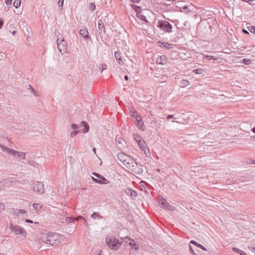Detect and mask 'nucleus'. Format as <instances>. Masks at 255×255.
<instances>
[{
	"label": "nucleus",
	"instance_id": "69168bd1",
	"mask_svg": "<svg viewBox=\"0 0 255 255\" xmlns=\"http://www.w3.org/2000/svg\"><path fill=\"white\" fill-rule=\"evenodd\" d=\"M162 79H163L164 80H165V79H167V77H162Z\"/></svg>",
	"mask_w": 255,
	"mask_h": 255
},
{
	"label": "nucleus",
	"instance_id": "cd10ccee",
	"mask_svg": "<svg viewBox=\"0 0 255 255\" xmlns=\"http://www.w3.org/2000/svg\"><path fill=\"white\" fill-rule=\"evenodd\" d=\"M137 16L141 20L145 21V22H147V19H146V17L145 16H144L142 14H141V13H139V12H137Z\"/></svg>",
	"mask_w": 255,
	"mask_h": 255
},
{
	"label": "nucleus",
	"instance_id": "864d4df0",
	"mask_svg": "<svg viewBox=\"0 0 255 255\" xmlns=\"http://www.w3.org/2000/svg\"><path fill=\"white\" fill-rule=\"evenodd\" d=\"M243 32L244 33H247V34H248V33H249V32H248V30H246V29H243Z\"/></svg>",
	"mask_w": 255,
	"mask_h": 255
},
{
	"label": "nucleus",
	"instance_id": "de8ad7c7",
	"mask_svg": "<svg viewBox=\"0 0 255 255\" xmlns=\"http://www.w3.org/2000/svg\"><path fill=\"white\" fill-rule=\"evenodd\" d=\"M25 221L26 223H33V221L29 219H26Z\"/></svg>",
	"mask_w": 255,
	"mask_h": 255
},
{
	"label": "nucleus",
	"instance_id": "c85d7f7f",
	"mask_svg": "<svg viewBox=\"0 0 255 255\" xmlns=\"http://www.w3.org/2000/svg\"><path fill=\"white\" fill-rule=\"evenodd\" d=\"M116 139L120 144V147H121V145H123L124 142H125L124 140L121 137H116Z\"/></svg>",
	"mask_w": 255,
	"mask_h": 255
},
{
	"label": "nucleus",
	"instance_id": "c756f323",
	"mask_svg": "<svg viewBox=\"0 0 255 255\" xmlns=\"http://www.w3.org/2000/svg\"><path fill=\"white\" fill-rule=\"evenodd\" d=\"M21 3L20 0H15L14 1L13 5L15 8H17L20 6Z\"/></svg>",
	"mask_w": 255,
	"mask_h": 255
},
{
	"label": "nucleus",
	"instance_id": "5fc2aeb1",
	"mask_svg": "<svg viewBox=\"0 0 255 255\" xmlns=\"http://www.w3.org/2000/svg\"><path fill=\"white\" fill-rule=\"evenodd\" d=\"M29 87H31V92H32V93H33V94H34V93H35V91H34V89H33L31 87V86H30V85H29Z\"/></svg>",
	"mask_w": 255,
	"mask_h": 255
},
{
	"label": "nucleus",
	"instance_id": "052dcab7",
	"mask_svg": "<svg viewBox=\"0 0 255 255\" xmlns=\"http://www.w3.org/2000/svg\"><path fill=\"white\" fill-rule=\"evenodd\" d=\"M126 193L127 194H130V192H129V191H128V189H127V190H126Z\"/></svg>",
	"mask_w": 255,
	"mask_h": 255
},
{
	"label": "nucleus",
	"instance_id": "6e6d98bb",
	"mask_svg": "<svg viewBox=\"0 0 255 255\" xmlns=\"http://www.w3.org/2000/svg\"><path fill=\"white\" fill-rule=\"evenodd\" d=\"M125 79L126 80L128 81V76L126 75V76H125Z\"/></svg>",
	"mask_w": 255,
	"mask_h": 255
},
{
	"label": "nucleus",
	"instance_id": "412c9836",
	"mask_svg": "<svg viewBox=\"0 0 255 255\" xmlns=\"http://www.w3.org/2000/svg\"><path fill=\"white\" fill-rule=\"evenodd\" d=\"M126 240H128L129 241V245L130 246H133L134 247L135 249H138V246L135 243L134 240H131L130 238L128 237H127L125 238Z\"/></svg>",
	"mask_w": 255,
	"mask_h": 255
},
{
	"label": "nucleus",
	"instance_id": "0e129e2a",
	"mask_svg": "<svg viewBox=\"0 0 255 255\" xmlns=\"http://www.w3.org/2000/svg\"><path fill=\"white\" fill-rule=\"evenodd\" d=\"M181 3V2H178V6H181V5L180 4Z\"/></svg>",
	"mask_w": 255,
	"mask_h": 255
},
{
	"label": "nucleus",
	"instance_id": "39448f33",
	"mask_svg": "<svg viewBox=\"0 0 255 255\" xmlns=\"http://www.w3.org/2000/svg\"><path fill=\"white\" fill-rule=\"evenodd\" d=\"M9 228L16 235H20L21 237H25L27 235L25 229L17 225L11 224L9 225Z\"/></svg>",
	"mask_w": 255,
	"mask_h": 255
},
{
	"label": "nucleus",
	"instance_id": "7ed1b4c3",
	"mask_svg": "<svg viewBox=\"0 0 255 255\" xmlns=\"http://www.w3.org/2000/svg\"><path fill=\"white\" fill-rule=\"evenodd\" d=\"M106 242L109 248L114 250H118L122 244L118 240L116 239V238L113 237L107 238Z\"/></svg>",
	"mask_w": 255,
	"mask_h": 255
},
{
	"label": "nucleus",
	"instance_id": "13d9d810",
	"mask_svg": "<svg viewBox=\"0 0 255 255\" xmlns=\"http://www.w3.org/2000/svg\"><path fill=\"white\" fill-rule=\"evenodd\" d=\"M79 218H83L84 219V218L82 216H79L77 218L74 219V220H78Z\"/></svg>",
	"mask_w": 255,
	"mask_h": 255
},
{
	"label": "nucleus",
	"instance_id": "2eb2a0df",
	"mask_svg": "<svg viewBox=\"0 0 255 255\" xmlns=\"http://www.w3.org/2000/svg\"><path fill=\"white\" fill-rule=\"evenodd\" d=\"M114 56L116 61L118 62L119 65L121 66L124 64L123 61L122 59L121 53L118 51L115 52Z\"/></svg>",
	"mask_w": 255,
	"mask_h": 255
},
{
	"label": "nucleus",
	"instance_id": "72a5a7b5",
	"mask_svg": "<svg viewBox=\"0 0 255 255\" xmlns=\"http://www.w3.org/2000/svg\"><path fill=\"white\" fill-rule=\"evenodd\" d=\"M99 68L100 70L102 72L104 70L107 68V65L105 64H101L99 65Z\"/></svg>",
	"mask_w": 255,
	"mask_h": 255
},
{
	"label": "nucleus",
	"instance_id": "4c0bfd02",
	"mask_svg": "<svg viewBox=\"0 0 255 255\" xmlns=\"http://www.w3.org/2000/svg\"><path fill=\"white\" fill-rule=\"evenodd\" d=\"M71 128L73 130H78L79 126L76 124H73L71 125Z\"/></svg>",
	"mask_w": 255,
	"mask_h": 255
},
{
	"label": "nucleus",
	"instance_id": "79ce46f5",
	"mask_svg": "<svg viewBox=\"0 0 255 255\" xmlns=\"http://www.w3.org/2000/svg\"><path fill=\"white\" fill-rule=\"evenodd\" d=\"M64 0H58V4L59 6L62 7Z\"/></svg>",
	"mask_w": 255,
	"mask_h": 255
},
{
	"label": "nucleus",
	"instance_id": "f8f14e48",
	"mask_svg": "<svg viewBox=\"0 0 255 255\" xmlns=\"http://www.w3.org/2000/svg\"><path fill=\"white\" fill-rule=\"evenodd\" d=\"M161 121L160 120H152L150 122V127L156 131H159L161 129Z\"/></svg>",
	"mask_w": 255,
	"mask_h": 255
},
{
	"label": "nucleus",
	"instance_id": "680f3d73",
	"mask_svg": "<svg viewBox=\"0 0 255 255\" xmlns=\"http://www.w3.org/2000/svg\"><path fill=\"white\" fill-rule=\"evenodd\" d=\"M15 33H16V31H15V30H13V31L12 32V34L13 35H14Z\"/></svg>",
	"mask_w": 255,
	"mask_h": 255
},
{
	"label": "nucleus",
	"instance_id": "8fccbe9b",
	"mask_svg": "<svg viewBox=\"0 0 255 255\" xmlns=\"http://www.w3.org/2000/svg\"><path fill=\"white\" fill-rule=\"evenodd\" d=\"M131 1L135 3H138L140 0H130Z\"/></svg>",
	"mask_w": 255,
	"mask_h": 255
},
{
	"label": "nucleus",
	"instance_id": "20e7f679",
	"mask_svg": "<svg viewBox=\"0 0 255 255\" xmlns=\"http://www.w3.org/2000/svg\"><path fill=\"white\" fill-rule=\"evenodd\" d=\"M134 138L136 141L137 142L139 147L144 152L145 154L147 155L148 154L149 150L146 147V143L144 140L143 139L142 137L139 135L135 134L134 135Z\"/></svg>",
	"mask_w": 255,
	"mask_h": 255
},
{
	"label": "nucleus",
	"instance_id": "774afa93",
	"mask_svg": "<svg viewBox=\"0 0 255 255\" xmlns=\"http://www.w3.org/2000/svg\"><path fill=\"white\" fill-rule=\"evenodd\" d=\"M136 8L135 9V10L137 11V8H139V6H136Z\"/></svg>",
	"mask_w": 255,
	"mask_h": 255
},
{
	"label": "nucleus",
	"instance_id": "f257e3e1",
	"mask_svg": "<svg viewBox=\"0 0 255 255\" xmlns=\"http://www.w3.org/2000/svg\"><path fill=\"white\" fill-rule=\"evenodd\" d=\"M60 235L55 233L49 232L47 234H44L41 237V241L45 244H49L52 246L57 245L60 242L58 239Z\"/></svg>",
	"mask_w": 255,
	"mask_h": 255
},
{
	"label": "nucleus",
	"instance_id": "423d86ee",
	"mask_svg": "<svg viewBox=\"0 0 255 255\" xmlns=\"http://www.w3.org/2000/svg\"><path fill=\"white\" fill-rule=\"evenodd\" d=\"M128 169L133 173L137 175L141 174L143 172L142 166L141 164H138L134 160L131 165H129Z\"/></svg>",
	"mask_w": 255,
	"mask_h": 255
},
{
	"label": "nucleus",
	"instance_id": "a878e982",
	"mask_svg": "<svg viewBox=\"0 0 255 255\" xmlns=\"http://www.w3.org/2000/svg\"><path fill=\"white\" fill-rule=\"evenodd\" d=\"M203 58L209 59V60H217L218 59V57H215V56H211V55H205V56H204Z\"/></svg>",
	"mask_w": 255,
	"mask_h": 255
},
{
	"label": "nucleus",
	"instance_id": "2f4dec72",
	"mask_svg": "<svg viewBox=\"0 0 255 255\" xmlns=\"http://www.w3.org/2000/svg\"><path fill=\"white\" fill-rule=\"evenodd\" d=\"M247 28L251 32L255 34V26H249Z\"/></svg>",
	"mask_w": 255,
	"mask_h": 255
},
{
	"label": "nucleus",
	"instance_id": "ea45409f",
	"mask_svg": "<svg viewBox=\"0 0 255 255\" xmlns=\"http://www.w3.org/2000/svg\"><path fill=\"white\" fill-rule=\"evenodd\" d=\"M100 217V215L99 214L97 213V212H94L93 214H92L91 215V217L93 218V219H96L97 217Z\"/></svg>",
	"mask_w": 255,
	"mask_h": 255
},
{
	"label": "nucleus",
	"instance_id": "ddd939ff",
	"mask_svg": "<svg viewBox=\"0 0 255 255\" xmlns=\"http://www.w3.org/2000/svg\"><path fill=\"white\" fill-rule=\"evenodd\" d=\"M133 120L134 122H136V125L139 128H141L143 123L142 122L141 118L136 113H133Z\"/></svg>",
	"mask_w": 255,
	"mask_h": 255
},
{
	"label": "nucleus",
	"instance_id": "338daca9",
	"mask_svg": "<svg viewBox=\"0 0 255 255\" xmlns=\"http://www.w3.org/2000/svg\"><path fill=\"white\" fill-rule=\"evenodd\" d=\"M93 151H94L95 153H96V148H93Z\"/></svg>",
	"mask_w": 255,
	"mask_h": 255
},
{
	"label": "nucleus",
	"instance_id": "6e6552de",
	"mask_svg": "<svg viewBox=\"0 0 255 255\" xmlns=\"http://www.w3.org/2000/svg\"><path fill=\"white\" fill-rule=\"evenodd\" d=\"M57 44L59 51L62 54H63L67 48V43L66 41H64L62 35H60L59 37L57 36Z\"/></svg>",
	"mask_w": 255,
	"mask_h": 255
},
{
	"label": "nucleus",
	"instance_id": "0eeeda50",
	"mask_svg": "<svg viewBox=\"0 0 255 255\" xmlns=\"http://www.w3.org/2000/svg\"><path fill=\"white\" fill-rule=\"evenodd\" d=\"M157 26L165 32L170 33L172 31V26L167 21H158Z\"/></svg>",
	"mask_w": 255,
	"mask_h": 255
},
{
	"label": "nucleus",
	"instance_id": "603ef678",
	"mask_svg": "<svg viewBox=\"0 0 255 255\" xmlns=\"http://www.w3.org/2000/svg\"><path fill=\"white\" fill-rule=\"evenodd\" d=\"M72 219V218L67 217V218H66V220L67 222H71V221H69V220H70Z\"/></svg>",
	"mask_w": 255,
	"mask_h": 255
},
{
	"label": "nucleus",
	"instance_id": "f704fd0d",
	"mask_svg": "<svg viewBox=\"0 0 255 255\" xmlns=\"http://www.w3.org/2000/svg\"><path fill=\"white\" fill-rule=\"evenodd\" d=\"M243 63L245 65H250L251 64V60L250 59L245 58L243 60Z\"/></svg>",
	"mask_w": 255,
	"mask_h": 255
},
{
	"label": "nucleus",
	"instance_id": "a19ab883",
	"mask_svg": "<svg viewBox=\"0 0 255 255\" xmlns=\"http://www.w3.org/2000/svg\"><path fill=\"white\" fill-rule=\"evenodd\" d=\"M233 251L237 253H239L240 254V253L242 252L241 250H240V249H239L238 248H233Z\"/></svg>",
	"mask_w": 255,
	"mask_h": 255
},
{
	"label": "nucleus",
	"instance_id": "09e8293b",
	"mask_svg": "<svg viewBox=\"0 0 255 255\" xmlns=\"http://www.w3.org/2000/svg\"><path fill=\"white\" fill-rule=\"evenodd\" d=\"M27 163L29 164H30V165H33V163H34V162L31 161V160H29V161H27Z\"/></svg>",
	"mask_w": 255,
	"mask_h": 255
},
{
	"label": "nucleus",
	"instance_id": "a18cd8bd",
	"mask_svg": "<svg viewBox=\"0 0 255 255\" xmlns=\"http://www.w3.org/2000/svg\"><path fill=\"white\" fill-rule=\"evenodd\" d=\"M249 249L253 250H255V244H253L249 247Z\"/></svg>",
	"mask_w": 255,
	"mask_h": 255
},
{
	"label": "nucleus",
	"instance_id": "4d7b16f0",
	"mask_svg": "<svg viewBox=\"0 0 255 255\" xmlns=\"http://www.w3.org/2000/svg\"><path fill=\"white\" fill-rule=\"evenodd\" d=\"M190 252H191L192 253H194V251L192 248V247L191 246H190Z\"/></svg>",
	"mask_w": 255,
	"mask_h": 255
},
{
	"label": "nucleus",
	"instance_id": "f03ea898",
	"mask_svg": "<svg viewBox=\"0 0 255 255\" xmlns=\"http://www.w3.org/2000/svg\"><path fill=\"white\" fill-rule=\"evenodd\" d=\"M117 157L118 159L123 163V164L128 168L129 165H131L134 160L130 156L126 154L123 152L118 154Z\"/></svg>",
	"mask_w": 255,
	"mask_h": 255
},
{
	"label": "nucleus",
	"instance_id": "e2e57ef3",
	"mask_svg": "<svg viewBox=\"0 0 255 255\" xmlns=\"http://www.w3.org/2000/svg\"><path fill=\"white\" fill-rule=\"evenodd\" d=\"M172 122H176L177 123H179V124H180L181 123L180 122H178V121H172Z\"/></svg>",
	"mask_w": 255,
	"mask_h": 255
},
{
	"label": "nucleus",
	"instance_id": "e433bc0d",
	"mask_svg": "<svg viewBox=\"0 0 255 255\" xmlns=\"http://www.w3.org/2000/svg\"><path fill=\"white\" fill-rule=\"evenodd\" d=\"M6 58V54L4 53H0V60H4Z\"/></svg>",
	"mask_w": 255,
	"mask_h": 255
},
{
	"label": "nucleus",
	"instance_id": "4468645a",
	"mask_svg": "<svg viewBox=\"0 0 255 255\" xmlns=\"http://www.w3.org/2000/svg\"><path fill=\"white\" fill-rule=\"evenodd\" d=\"M0 147L2 148L3 151L7 153L8 154H10L13 156L14 154L15 153V150L13 149L9 148L4 145L0 144Z\"/></svg>",
	"mask_w": 255,
	"mask_h": 255
},
{
	"label": "nucleus",
	"instance_id": "b1692460",
	"mask_svg": "<svg viewBox=\"0 0 255 255\" xmlns=\"http://www.w3.org/2000/svg\"><path fill=\"white\" fill-rule=\"evenodd\" d=\"M191 244H193V245H196V246H197L198 247H199L201 249H202L204 251H206V249L205 248H204L202 245H201V244H199L198 243H197L196 241H191L190 242Z\"/></svg>",
	"mask_w": 255,
	"mask_h": 255
},
{
	"label": "nucleus",
	"instance_id": "9d476101",
	"mask_svg": "<svg viewBox=\"0 0 255 255\" xmlns=\"http://www.w3.org/2000/svg\"><path fill=\"white\" fill-rule=\"evenodd\" d=\"M43 184L39 181H36L33 183V191L38 193H44Z\"/></svg>",
	"mask_w": 255,
	"mask_h": 255
},
{
	"label": "nucleus",
	"instance_id": "3c124183",
	"mask_svg": "<svg viewBox=\"0 0 255 255\" xmlns=\"http://www.w3.org/2000/svg\"><path fill=\"white\" fill-rule=\"evenodd\" d=\"M0 208L2 209H4V205L3 204H0Z\"/></svg>",
	"mask_w": 255,
	"mask_h": 255
},
{
	"label": "nucleus",
	"instance_id": "58836bf2",
	"mask_svg": "<svg viewBox=\"0 0 255 255\" xmlns=\"http://www.w3.org/2000/svg\"><path fill=\"white\" fill-rule=\"evenodd\" d=\"M79 132V130H73V131L71 132L70 136L73 137L76 136Z\"/></svg>",
	"mask_w": 255,
	"mask_h": 255
},
{
	"label": "nucleus",
	"instance_id": "dca6fc26",
	"mask_svg": "<svg viewBox=\"0 0 255 255\" xmlns=\"http://www.w3.org/2000/svg\"><path fill=\"white\" fill-rule=\"evenodd\" d=\"M98 27L100 34L105 33V30L104 25V22L102 20H99L98 22Z\"/></svg>",
	"mask_w": 255,
	"mask_h": 255
},
{
	"label": "nucleus",
	"instance_id": "5701e85b",
	"mask_svg": "<svg viewBox=\"0 0 255 255\" xmlns=\"http://www.w3.org/2000/svg\"><path fill=\"white\" fill-rule=\"evenodd\" d=\"M189 85V82L186 80H182L180 81V85L182 87H185Z\"/></svg>",
	"mask_w": 255,
	"mask_h": 255
},
{
	"label": "nucleus",
	"instance_id": "c9c22d12",
	"mask_svg": "<svg viewBox=\"0 0 255 255\" xmlns=\"http://www.w3.org/2000/svg\"><path fill=\"white\" fill-rule=\"evenodd\" d=\"M96 9V5L95 3L92 2L90 4V10L91 11H94Z\"/></svg>",
	"mask_w": 255,
	"mask_h": 255
},
{
	"label": "nucleus",
	"instance_id": "37998d69",
	"mask_svg": "<svg viewBox=\"0 0 255 255\" xmlns=\"http://www.w3.org/2000/svg\"><path fill=\"white\" fill-rule=\"evenodd\" d=\"M12 0H5V2L6 5H10Z\"/></svg>",
	"mask_w": 255,
	"mask_h": 255
},
{
	"label": "nucleus",
	"instance_id": "c03bdc74",
	"mask_svg": "<svg viewBox=\"0 0 255 255\" xmlns=\"http://www.w3.org/2000/svg\"><path fill=\"white\" fill-rule=\"evenodd\" d=\"M166 119H167V120H169V119H176V118H174V115H168V116L167 117Z\"/></svg>",
	"mask_w": 255,
	"mask_h": 255
},
{
	"label": "nucleus",
	"instance_id": "473e14b6",
	"mask_svg": "<svg viewBox=\"0 0 255 255\" xmlns=\"http://www.w3.org/2000/svg\"><path fill=\"white\" fill-rule=\"evenodd\" d=\"M128 191L130 192V195L131 197H136L137 196V193L135 191H133L130 189H128Z\"/></svg>",
	"mask_w": 255,
	"mask_h": 255
},
{
	"label": "nucleus",
	"instance_id": "1a4fd4ad",
	"mask_svg": "<svg viewBox=\"0 0 255 255\" xmlns=\"http://www.w3.org/2000/svg\"><path fill=\"white\" fill-rule=\"evenodd\" d=\"M93 175L96 177L97 178L92 177V180L95 182L96 183L99 184H108L109 183V181L107 180L105 177L101 175L100 174L93 172Z\"/></svg>",
	"mask_w": 255,
	"mask_h": 255
},
{
	"label": "nucleus",
	"instance_id": "bb28decb",
	"mask_svg": "<svg viewBox=\"0 0 255 255\" xmlns=\"http://www.w3.org/2000/svg\"><path fill=\"white\" fill-rule=\"evenodd\" d=\"M32 206L37 211H40L42 208V206L40 204L37 203L33 204Z\"/></svg>",
	"mask_w": 255,
	"mask_h": 255
},
{
	"label": "nucleus",
	"instance_id": "393cba45",
	"mask_svg": "<svg viewBox=\"0 0 255 255\" xmlns=\"http://www.w3.org/2000/svg\"><path fill=\"white\" fill-rule=\"evenodd\" d=\"M192 72L196 74H203L204 70L201 68H197L193 70Z\"/></svg>",
	"mask_w": 255,
	"mask_h": 255
},
{
	"label": "nucleus",
	"instance_id": "9b49d317",
	"mask_svg": "<svg viewBox=\"0 0 255 255\" xmlns=\"http://www.w3.org/2000/svg\"><path fill=\"white\" fill-rule=\"evenodd\" d=\"M159 206L161 208H164L165 209L168 210H174V208L173 206L170 205L168 202L163 198V197H161L160 198V200L159 201Z\"/></svg>",
	"mask_w": 255,
	"mask_h": 255
},
{
	"label": "nucleus",
	"instance_id": "a211bd4d",
	"mask_svg": "<svg viewBox=\"0 0 255 255\" xmlns=\"http://www.w3.org/2000/svg\"><path fill=\"white\" fill-rule=\"evenodd\" d=\"M14 215L19 217L21 215H23L26 213V211L22 209H16L13 211Z\"/></svg>",
	"mask_w": 255,
	"mask_h": 255
},
{
	"label": "nucleus",
	"instance_id": "f3484780",
	"mask_svg": "<svg viewBox=\"0 0 255 255\" xmlns=\"http://www.w3.org/2000/svg\"><path fill=\"white\" fill-rule=\"evenodd\" d=\"M166 57L164 55H161L157 58V63L160 65H164L166 63Z\"/></svg>",
	"mask_w": 255,
	"mask_h": 255
},
{
	"label": "nucleus",
	"instance_id": "bf43d9fd",
	"mask_svg": "<svg viewBox=\"0 0 255 255\" xmlns=\"http://www.w3.org/2000/svg\"><path fill=\"white\" fill-rule=\"evenodd\" d=\"M252 131L254 133H255V128H254L253 129H252Z\"/></svg>",
	"mask_w": 255,
	"mask_h": 255
},
{
	"label": "nucleus",
	"instance_id": "4be33fe9",
	"mask_svg": "<svg viewBox=\"0 0 255 255\" xmlns=\"http://www.w3.org/2000/svg\"><path fill=\"white\" fill-rule=\"evenodd\" d=\"M81 124L84 127V129L83 130V133H86L89 131V127L86 122L83 121Z\"/></svg>",
	"mask_w": 255,
	"mask_h": 255
},
{
	"label": "nucleus",
	"instance_id": "7c9ffc66",
	"mask_svg": "<svg viewBox=\"0 0 255 255\" xmlns=\"http://www.w3.org/2000/svg\"><path fill=\"white\" fill-rule=\"evenodd\" d=\"M179 8H180V11L181 12H186V13H187L188 12H190V11H186V10L188 9V6L186 5L179 7Z\"/></svg>",
	"mask_w": 255,
	"mask_h": 255
},
{
	"label": "nucleus",
	"instance_id": "aec40b11",
	"mask_svg": "<svg viewBox=\"0 0 255 255\" xmlns=\"http://www.w3.org/2000/svg\"><path fill=\"white\" fill-rule=\"evenodd\" d=\"M79 33L84 38H87L89 37L88 31L86 28L81 29Z\"/></svg>",
	"mask_w": 255,
	"mask_h": 255
},
{
	"label": "nucleus",
	"instance_id": "6ab92c4d",
	"mask_svg": "<svg viewBox=\"0 0 255 255\" xmlns=\"http://www.w3.org/2000/svg\"><path fill=\"white\" fill-rule=\"evenodd\" d=\"M16 156H17L21 159H24L25 158L26 153L15 150L13 157H15Z\"/></svg>",
	"mask_w": 255,
	"mask_h": 255
},
{
	"label": "nucleus",
	"instance_id": "49530a36",
	"mask_svg": "<svg viewBox=\"0 0 255 255\" xmlns=\"http://www.w3.org/2000/svg\"><path fill=\"white\" fill-rule=\"evenodd\" d=\"M3 23V21L0 19V29L1 28Z\"/></svg>",
	"mask_w": 255,
	"mask_h": 255
}]
</instances>
